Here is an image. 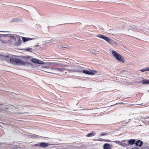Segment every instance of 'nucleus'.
<instances>
[{"instance_id": "f257e3e1", "label": "nucleus", "mask_w": 149, "mask_h": 149, "mask_svg": "<svg viewBox=\"0 0 149 149\" xmlns=\"http://www.w3.org/2000/svg\"><path fill=\"white\" fill-rule=\"evenodd\" d=\"M10 61L11 63L14 65L18 64L24 65H25V63L19 58H10Z\"/></svg>"}, {"instance_id": "f03ea898", "label": "nucleus", "mask_w": 149, "mask_h": 149, "mask_svg": "<svg viewBox=\"0 0 149 149\" xmlns=\"http://www.w3.org/2000/svg\"><path fill=\"white\" fill-rule=\"evenodd\" d=\"M112 53L114 57L119 61L122 63L125 62L124 57L116 51L113 50L112 52Z\"/></svg>"}, {"instance_id": "7ed1b4c3", "label": "nucleus", "mask_w": 149, "mask_h": 149, "mask_svg": "<svg viewBox=\"0 0 149 149\" xmlns=\"http://www.w3.org/2000/svg\"><path fill=\"white\" fill-rule=\"evenodd\" d=\"M97 37L101 38V39H104L107 42H108L110 44H113L116 43V42L114 40H113L109 38L108 37L105 36L102 34H99L97 36Z\"/></svg>"}, {"instance_id": "20e7f679", "label": "nucleus", "mask_w": 149, "mask_h": 149, "mask_svg": "<svg viewBox=\"0 0 149 149\" xmlns=\"http://www.w3.org/2000/svg\"><path fill=\"white\" fill-rule=\"evenodd\" d=\"M42 68L44 69V70H42L46 72L52 74H55L53 71L54 70V68L52 67L48 66L45 67L42 66Z\"/></svg>"}, {"instance_id": "39448f33", "label": "nucleus", "mask_w": 149, "mask_h": 149, "mask_svg": "<svg viewBox=\"0 0 149 149\" xmlns=\"http://www.w3.org/2000/svg\"><path fill=\"white\" fill-rule=\"evenodd\" d=\"M89 70L91 71L84 70L83 71V73L84 74H89L90 75H93L95 74L96 73H97V72L96 70H91V69H89Z\"/></svg>"}, {"instance_id": "423d86ee", "label": "nucleus", "mask_w": 149, "mask_h": 149, "mask_svg": "<svg viewBox=\"0 0 149 149\" xmlns=\"http://www.w3.org/2000/svg\"><path fill=\"white\" fill-rule=\"evenodd\" d=\"M49 145H50L48 143L45 142H42L40 143L34 144L33 146H35L40 147L42 148H45L47 147Z\"/></svg>"}, {"instance_id": "0eeeda50", "label": "nucleus", "mask_w": 149, "mask_h": 149, "mask_svg": "<svg viewBox=\"0 0 149 149\" xmlns=\"http://www.w3.org/2000/svg\"><path fill=\"white\" fill-rule=\"evenodd\" d=\"M31 61L32 62L35 63L41 64H44V62L43 61L38 60L36 58H32L31 59Z\"/></svg>"}, {"instance_id": "6e6552de", "label": "nucleus", "mask_w": 149, "mask_h": 149, "mask_svg": "<svg viewBox=\"0 0 149 149\" xmlns=\"http://www.w3.org/2000/svg\"><path fill=\"white\" fill-rule=\"evenodd\" d=\"M9 108L8 106L2 104H0V111H4L8 109Z\"/></svg>"}, {"instance_id": "1a4fd4ad", "label": "nucleus", "mask_w": 149, "mask_h": 149, "mask_svg": "<svg viewBox=\"0 0 149 149\" xmlns=\"http://www.w3.org/2000/svg\"><path fill=\"white\" fill-rule=\"evenodd\" d=\"M111 146L109 144L106 143L103 145L104 149H111Z\"/></svg>"}, {"instance_id": "9d476101", "label": "nucleus", "mask_w": 149, "mask_h": 149, "mask_svg": "<svg viewBox=\"0 0 149 149\" xmlns=\"http://www.w3.org/2000/svg\"><path fill=\"white\" fill-rule=\"evenodd\" d=\"M28 136L29 138L32 139L38 138L39 137V136L37 135L33 134H29Z\"/></svg>"}, {"instance_id": "9b49d317", "label": "nucleus", "mask_w": 149, "mask_h": 149, "mask_svg": "<svg viewBox=\"0 0 149 149\" xmlns=\"http://www.w3.org/2000/svg\"><path fill=\"white\" fill-rule=\"evenodd\" d=\"M136 146H141L143 145V142L142 141L139 140L136 141L135 143Z\"/></svg>"}, {"instance_id": "f8f14e48", "label": "nucleus", "mask_w": 149, "mask_h": 149, "mask_svg": "<svg viewBox=\"0 0 149 149\" xmlns=\"http://www.w3.org/2000/svg\"><path fill=\"white\" fill-rule=\"evenodd\" d=\"M135 141H136L135 139H131L128 140L127 142L130 145H132L135 143Z\"/></svg>"}, {"instance_id": "ddd939ff", "label": "nucleus", "mask_w": 149, "mask_h": 149, "mask_svg": "<svg viewBox=\"0 0 149 149\" xmlns=\"http://www.w3.org/2000/svg\"><path fill=\"white\" fill-rule=\"evenodd\" d=\"M83 68L81 66H79L77 67V70L76 72H83Z\"/></svg>"}, {"instance_id": "4468645a", "label": "nucleus", "mask_w": 149, "mask_h": 149, "mask_svg": "<svg viewBox=\"0 0 149 149\" xmlns=\"http://www.w3.org/2000/svg\"><path fill=\"white\" fill-rule=\"evenodd\" d=\"M22 40L24 42H25L26 41L29 40H32L31 38H25L24 37H22Z\"/></svg>"}, {"instance_id": "2eb2a0df", "label": "nucleus", "mask_w": 149, "mask_h": 149, "mask_svg": "<svg viewBox=\"0 0 149 149\" xmlns=\"http://www.w3.org/2000/svg\"><path fill=\"white\" fill-rule=\"evenodd\" d=\"M17 39L18 41L16 42V44L17 45H19L21 44L22 42V41L20 39V38L19 37H17Z\"/></svg>"}, {"instance_id": "dca6fc26", "label": "nucleus", "mask_w": 149, "mask_h": 149, "mask_svg": "<svg viewBox=\"0 0 149 149\" xmlns=\"http://www.w3.org/2000/svg\"><path fill=\"white\" fill-rule=\"evenodd\" d=\"M95 134V132L94 131H93L91 132L88 133L86 136L87 137H91L94 136Z\"/></svg>"}, {"instance_id": "f3484780", "label": "nucleus", "mask_w": 149, "mask_h": 149, "mask_svg": "<svg viewBox=\"0 0 149 149\" xmlns=\"http://www.w3.org/2000/svg\"><path fill=\"white\" fill-rule=\"evenodd\" d=\"M140 71L142 72H143L146 71H149V68L148 67H147L146 68H144L141 70H140Z\"/></svg>"}, {"instance_id": "a211bd4d", "label": "nucleus", "mask_w": 149, "mask_h": 149, "mask_svg": "<svg viewBox=\"0 0 149 149\" xmlns=\"http://www.w3.org/2000/svg\"><path fill=\"white\" fill-rule=\"evenodd\" d=\"M149 84V79L148 80H143L142 81L143 84Z\"/></svg>"}, {"instance_id": "6ab92c4d", "label": "nucleus", "mask_w": 149, "mask_h": 149, "mask_svg": "<svg viewBox=\"0 0 149 149\" xmlns=\"http://www.w3.org/2000/svg\"><path fill=\"white\" fill-rule=\"evenodd\" d=\"M108 134V132H103L100 134V136H103L107 135Z\"/></svg>"}, {"instance_id": "aec40b11", "label": "nucleus", "mask_w": 149, "mask_h": 149, "mask_svg": "<svg viewBox=\"0 0 149 149\" xmlns=\"http://www.w3.org/2000/svg\"><path fill=\"white\" fill-rule=\"evenodd\" d=\"M54 70H57L60 71H62L63 70V68H54Z\"/></svg>"}, {"instance_id": "412c9836", "label": "nucleus", "mask_w": 149, "mask_h": 149, "mask_svg": "<svg viewBox=\"0 0 149 149\" xmlns=\"http://www.w3.org/2000/svg\"><path fill=\"white\" fill-rule=\"evenodd\" d=\"M25 50L27 51L31 52V51L32 50V48H28L25 49Z\"/></svg>"}, {"instance_id": "4be33fe9", "label": "nucleus", "mask_w": 149, "mask_h": 149, "mask_svg": "<svg viewBox=\"0 0 149 149\" xmlns=\"http://www.w3.org/2000/svg\"><path fill=\"white\" fill-rule=\"evenodd\" d=\"M100 141H107V140L103 139H99L98 140Z\"/></svg>"}, {"instance_id": "5701e85b", "label": "nucleus", "mask_w": 149, "mask_h": 149, "mask_svg": "<svg viewBox=\"0 0 149 149\" xmlns=\"http://www.w3.org/2000/svg\"><path fill=\"white\" fill-rule=\"evenodd\" d=\"M5 58H6V59H8L9 58V56L8 55L6 56H5Z\"/></svg>"}, {"instance_id": "b1692460", "label": "nucleus", "mask_w": 149, "mask_h": 149, "mask_svg": "<svg viewBox=\"0 0 149 149\" xmlns=\"http://www.w3.org/2000/svg\"><path fill=\"white\" fill-rule=\"evenodd\" d=\"M62 48H68L67 47L62 46Z\"/></svg>"}, {"instance_id": "393cba45", "label": "nucleus", "mask_w": 149, "mask_h": 149, "mask_svg": "<svg viewBox=\"0 0 149 149\" xmlns=\"http://www.w3.org/2000/svg\"><path fill=\"white\" fill-rule=\"evenodd\" d=\"M11 37H12V38H15V37H14V36H11Z\"/></svg>"}, {"instance_id": "a878e982", "label": "nucleus", "mask_w": 149, "mask_h": 149, "mask_svg": "<svg viewBox=\"0 0 149 149\" xmlns=\"http://www.w3.org/2000/svg\"><path fill=\"white\" fill-rule=\"evenodd\" d=\"M3 42V40L2 41Z\"/></svg>"}]
</instances>
